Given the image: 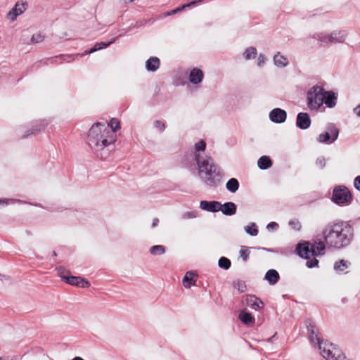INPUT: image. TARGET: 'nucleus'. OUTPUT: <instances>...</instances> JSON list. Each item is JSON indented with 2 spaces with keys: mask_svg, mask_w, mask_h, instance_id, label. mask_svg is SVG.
Wrapping results in <instances>:
<instances>
[{
  "mask_svg": "<svg viewBox=\"0 0 360 360\" xmlns=\"http://www.w3.org/2000/svg\"><path fill=\"white\" fill-rule=\"evenodd\" d=\"M115 141L113 130L110 129L108 124L96 122L89 129L86 143L100 159L105 160L109 156L110 151L106 148Z\"/></svg>",
  "mask_w": 360,
  "mask_h": 360,
  "instance_id": "f03ea898",
  "label": "nucleus"
},
{
  "mask_svg": "<svg viewBox=\"0 0 360 360\" xmlns=\"http://www.w3.org/2000/svg\"><path fill=\"white\" fill-rule=\"evenodd\" d=\"M346 37V33L344 31L334 32L329 36L326 34H321L319 36V39L321 41L326 42L328 40L331 43H342L344 42Z\"/></svg>",
  "mask_w": 360,
  "mask_h": 360,
  "instance_id": "9d476101",
  "label": "nucleus"
},
{
  "mask_svg": "<svg viewBox=\"0 0 360 360\" xmlns=\"http://www.w3.org/2000/svg\"><path fill=\"white\" fill-rule=\"evenodd\" d=\"M226 188L231 193H235L239 188V182L235 178H231L226 183Z\"/></svg>",
  "mask_w": 360,
  "mask_h": 360,
  "instance_id": "a878e982",
  "label": "nucleus"
},
{
  "mask_svg": "<svg viewBox=\"0 0 360 360\" xmlns=\"http://www.w3.org/2000/svg\"><path fill=\"white\" fill-rule=\"evenodd\" d=\"M235 287L237 288V290H238V292H243L245 291L246 290V285L244 282L243 281H238L236 284H235Z\"/></svg>",
  "mask_w": 360,
  "mask_h": 360,
  "instance_id": "e433bc0d",
  "label": "nucleus"
},
{
  "mask_svg": "<svg viewBox=\"0 0 360 360\" xmlns=\"http://www.w3.org/2000/svg\"><path fill=\"white\" fill-rule=\"evenodd\" d=\"M165 252V248L161 245H155L150 248V253L153 255H162Z\"/></svg>",
  "mask_w": 360,
  "mask_h": 360,
  "instance_id": "cd10ccee",
  "label": "nucleus"
},
{
  "mask_svg": "<svg viewBox=\"0 0 360 360\" xmlns=\"http://www.w3.org/2000/svg\"><path fill=\"white\" fill-rule=\"evenodd\" d=\"M324 98L323 103H325L328 108H333L336 105L337 96L333 91H326L323 90Z\"/></svg>",
  "mask_w": 360,
  "mask_h": 360,
  "instance_id": "a211bd4d",
  "label": "nucleus"
},
{
  "mask_svg": "<svg viewBox=\"0 0 360 360\" xmlns=\"http://www.w3.org/2000/svg\"><path fill=\"white\" fill-rule=\"evenodd\" d=\"M257 165L260 169H266L271 166L272 162L268 156H262L258 160Z\"/></svg>",
  "mask_w": 360,
  "mask_h": 360,
  "instance_id": "393cba45",
  "label": "nucleus"
},
{
  "mask_svg": "<svg viewBox=\"0 0 360 360\" xmlns=\"http://www.w3.org/2000/svg\"><path fill=\"white\" fill-rule=\"evenodd\" d=\"M179 13H180V6H178L174 9H172L169 11H167V12L164 13L162 15L164 17H168V16H170L174 14Z\"/></svg>",
  "mask_w": 360,
  "mask_h": 360,
  "instance_id": "58836bf2",
  "label": "nucleus"
},
{
  "mask_svg": "<svg viewBox=\"0 0 360 360\" xmlns=\"http://www.w3.org/2000/svg\"><path fill=\"white\" fill-rule=\"evenodd\" d=\"M297 126L302 129H306L309 127L311 124V120L307 113L300 112L297 117Z\"/></svg>",
  "mask_w": 360,
  "mask_h": 360,
  "instance_id": "4468645a",
  "label": "nucleus"
},
{
  "mask_svg": "<svg viewBox=\"0 0 360 360\" xmlns=\"http://www.w3.org/2000/svg\"><path fill=\"white\" fill-rule=\"evenodd\" d=\"M322 234L324 240H316L312 243L304 241L297 245V253L307 260L306 264L309 268L318 266L316 257L324 255L326 246L336 249L347 246L353 238V229L347 222L333 221L323 228Z\"/></svg>",
  "mask_w": 360,
  "mask_h": 360,
  "instance_id": "f257e3e1",
  "label": "nucleus"
},
{
  "mask_svg": "<svg viewBox=\"0 0 360 360\" xmlns=\"http://www.w3.org/2000/svg\"><path fill=\"white\" fill-rule=\"evenodd\" d=\"M242 302L255 310L262 309L264 307V302L255 295H247L243 297Z\"/></svg>",
  "mask_w": 360,
  "mask_h": 360,
  "instance_id": "1a4fd4ad",
  "label": "nucleus"
},
{
  "mask_svg": "<svg viewBox=\"0 0 360 360\" xmlns=\"http://www.w3.org/2000/svg\"><path fill=\"white\" fill-rule=\"evenodd\" d=\"M154 127L159 129L160 131H162L165 129V124L162 121L155 120L154 122Z\"/></svg>",
  "mask_w": 360,
  "mask_h": 360,
  "instance_id": "4c0bfd02",
  "label": "nucleus"
},
{
  "mask_svg": "<svg viewBox=\"0 0 360 360\" xmlns=\"http://www.w3.org/2000/svg\"><path fill=\"white\" fill-rule=\"evenodd\" d=\"M173 84L176 86L180 85V76L177 74L173 77Z\"/></svg>",
  "mask_w": 360,
  "mask_h": 360,
  "instance_id": "c03bdc74",
  "label": "nucleus"
},
{
  "mask_svg": "<svg viewBox=\"0 0 360 360\" xmlns=\"http://www.w3.org/2000/svg\"><path fill=\"white\" fill-rule=\"evenodd\" d=\"M250 252L248 247L242 246L240 250V255L243 262H246L250 256Z\"/></svg>",
  "mask_w": 360,
  "mask_h": 360,
  "instance_id": "72a5a7b5",
  "label": "nucleus"
},
{
  "mask_svg": "<svg viewBox=\"0 0 360 360\" xmlns=\"http://www.w3.org/2000/svg\"><path fill=\"white\" fill-rule=\"evenodd\" d=\"M289 225L295 230L300 231L302 228L300 221L298 219H293L289 222Z\"/></svg>",
  "mask_w": 360,
  "mask_h": 360,
  "instance_id": "c9c22d12",
  "label": "nucleus"
},
{
  "mask_svg": "<svg viewBox=\"0 0 360 360\" xmlns=\"http://www.w3.org/2000/svg\"><path fill=\"white\" fill-rule=\"evenodd\" d=\"M257 52L255 48L250 47L245 51L243 56L246 60H249L251 58H255L257 56Z\"/></svg>",
  "mask_w": 360,
  "mask_h": 360,
  "instance_id": "c85d7f7f",
  "label": "nucleus"
},
{
  "mask_svg": "<svg viewBox=\"0 0 360 360\" xmlns=\"http://www.w3.org/2000/svg\"><path fill=\"white\" fill-rule=\"evenodd\" d=\"M52 256H53V257H56L57 256V254H56V251H53L52 252Z\"/></svg>",
  "mask_w": 360,
  "mask_h": 360,
  "instance_id": "603ef678",
  "label": "nucleus"
},
{
  "mask_svg": "<svg viewBox=\"0 0 360 360\" xmlns=\"http://www.w3.org/2000/svg\"><path fill=\"white\" fill-rule=\"evenodd\" d=\"M308 332L309 333L310 340L314 343L318 345L322 341L319 336V330L317 327L312 323L310 322L307 326Z\"/></svg>",
  "mask_w": 360,
  "mask_h": 360,
  "instance_id": "dca6fc26",
  "label": "nucleus"
},
{
  "mask_svg": "<svg viewBox=\"0 0 360 360\" xmlns=\"http://www.w3.org/2000/svg\"><path fill=\"white\" fill-rule=\"evenodd\" d=\"M239 319L245 325L253 324L255 320V317L251 314V313L245 310L240 312Z\"/></svg>",
  "mask_w": 360,
  "mask_h": 360,
  "instance_id": "5701e85b",
  "label": "nucleus"
},
{
  "mask_svg": "<svg viewBox=\"0 0 360 360\" xmlns=\"http://www.w3.org/2000/svg\"><path fill=\"white\" fill-rule=\"evenodd\" d=\"M200 207L208 212H216L221 209V203L217 201L202 200L200 203Z\"/></svg>",
  "mask_w": 360,
  "mask_h": 360,
  "instance_id": "ddd939ff",
  "label": "nucleus"
},
{
  "mask_svg": "<svg viewBox=\"0 0 360 360\" xmlns=\"http://www.w3.org/2000/svg\"><path fill=\"white\" fill-rule=\"evenodd\" d=\"M278 226V224H276V222H271L270 224H268V228L269 227H271V228H274V227H277Z\"/></svg>",
  "mask_w": 360,
  "mask_h": 360,
  "instance_id": "09e8293b",
  "label": "nucleus"
},
{
  "mask_svg": "<svg viewBox=\"0 0 360 360\" xmlns=\"http://www.w3.org/2000/svg\"><path fill=\"white\" fill-rule=\"evenodd\" d=\"M348 267V262L344 259H341L340 261L336 262L335 264L334 268L337 271H343Z\"/></svg>",
  "mask_w": 360,
  "mask_h": 360,
  "instance_id": "473e14b6",
  "label": "nucleus"
},
{
  "mask_svg": "<svg viewBox=\"0 0 360 360\" xmlns=\"http://www.w3.org/2000/svg\"><path fill=\"white\" fill-rule=\"evenodd\" d=\"M354 185L356 189L360 191V176H358L354 179Z\"/></svg>",
  "mask_w": 360,
  "mask_h": 360,
  "instance_id": "37998d69",
  "label": "nucleus"
},
{
  "mask_svg": "<svg viewBox=\"0 0 360 360\" xmlns=\"http://www.w3.org/2000/svg\"><path fill=\"white\" fill-rule=\"evenodd\" d=\"M18 4H16L8 13V18L13 21L15 18L23 13V10L21 7L18 8Z\"/></svg>",
  "mask_w": 360,
  "mask_h": 360,
  "instance_id": "bb28decb",
  "label": "nucleus"
},
{
  "mask_svg": "<svg viewBox=\"0 0 360 360\" xmlns=\"http://www.w3.org/2000/svg\"><path fill=\"white\" fill-rule=\"evenodd\" d=\"M203 72L201 70L194 68L190 73L189 80L191 83L197 84L202 80Z\"/></svg>",
  "mask_w": 360,
  "mask_h": 360,
  "instance_id": "412c9836",
  "label": "nucleus"
},
{
  "mask_svg": "<svg viewBox=\"0 0 360 360\" xmlns=\"http://www.w3.org/2000/svg\"><path fill=\"white\" fill-rule=\"evenodd\" d=\"M324 89L320 86H314L307 92V104L311 110H319L323 105Z\"/></svg>",
  "mask_w": 360,
  "mask_h": 360,
  "instance_id": "0eeeda50",
  "label": "nucleus"
},
{
  "mask_svg": "<svg viewBox=\"0 0 360 360\" xmlns=\"http://www.w3.org/2000/svg\"><path fill=\"white\" fill-rule=\"evenodd\" d=\"M219 211H221L225 215L231 216L236 212V205L232 202H228L223 205L221 204Z\"/></svg>",
  "mask_w": 360,
  "mask_h": 360,
  "instance_id": "aec40b11",
  "label": "nucleus"
},
{
  "mask_svg": "<svg viewBox=\"0 0 360 360\" xmlns=\"http://www.w3.org/2000/svg\"><path fill=\"white\" fill-rule=\"evenodd\" d=\"M338 136V131L335 130L332 136L328 132H324L319 136L318 141L321 143H330L335 141Z\"/></svg>",
  "mask_w": 360,
  "mask_h": 360,
  "instance_id": "6ab92c4d",
  "label": "nucleus"
},
{
  "mask_svg": "<svg viewBox=\"0 0 360 360\" xmlns=\"http://www.w3.org/2000/svg\"><path fill=\"white\" fill-rule=\"evenodd\" d=\"M159 219L158 218H154L152 223V227H155L158 225Z\"/></svg>",
  "mask_w": 360,
  "mask_h": 360,
  "instance_id": "49530a36",
  "label": "nucleus"
},
{
  "mask_svg": "<svg viewBox=\"0 0 360 360\" xmlns=\"http://www.w3.org/2000/svg\"><path fill=\"white\" fill-rule=\"evenodd\" d=\"M160 60L155 56L149 58L146 62V69L148 72H154L159 69Z\"/></svg>",
  "mask_w": 360,
  "mask_h": 360,
  "instance_id": "f3484780",
  "label": "nucleus"
},
{
  "mask_svg": "<svg viewBox=\"0 0 360 360\" xmlns=\"http://www.w3.org/2000/svg\"><path fill=\"white\" fill-rule=\"evenodd\" d=\"M245 230L247 233L250 236H255L258 234V229L255 223H252L250 225L246 226Z\"/></svg>",
  "mask_w": 360,
  "mask_h": 360,
  "instance_id": "c756f323",
  "label": "nucleus"
},
{
  "mask_svg": "<svg viewBox=\"0 0 360 360\" xmlns=\"http://www.w3.org/2000/svg\"><path fill=\"white\" fill-rule=\"evenodd\" d=\"M354 112L360 117V105H359L356 108L354 109Z\"/></svg>",
  "mask_w": 360,
  "mask_h": 360,
  "instance_id": "de8ad7c7",
  "label": "nucleus"
},
{
  "mask_svg": "<svg viewBox=\"0 0 360 360\" xmlns=\"http://www.w3.org/2000/svg\"><path fill=\"white\" fill-rule=\"evenodd\" d=\"M198 274H195L193 271H188L182 281L183 285L185 288H190L191 286L195 285L197 279H198Z\"/></svg>",
  "mask_w": 360,
  "mask_h": 360,
  "instance_id": "2eb2a0df",
  "label": "nucleus"
},
{
  "mask_svg": "<svg viewBox=\"0 0 360 360\" xmlns=\"http://www.w3.org/2000/svg\"><path fill=\"white\" fill-rule=\"evenodd\" d=\"M72 360H84V359H83L82 357L76 356V357L73 358Z\"/></svg>",
  "mask_w": 360,
  "mask_h": 360,
  "instance_id": "3c124183",
  "label": "nucleus"
},
{
  "mask_svg": "<svg viewBox=\"0 0 360 360\" xmlns=\"http://www.w3.org/2000/svg\"><path fill=\"white\" fill-rule=\"evenodd\" d=\"M195 160L201 179L207 185L214 186L219 181L221 174L214 160L209 155L202 156L200 153L195 154Z\"/></svg>",
  "mask_w": 360,
  "mask_h": 360,
  "instance_id": "7ed1b4c3",
  "label": "nucleus"
},
{
  "mask_svg": "<svg viewBox=\"0 0 360 360\" xmlns=\"http://www.w3.org/2000/svg\"><path fill=\"white\" fill-rule=\"evenodd\" d=\"M43 37L40 34H34L32 35L31 40L32 42L38 43L43 40Z\"/></svg>",
  "mask_w": 360,
  "mask_h": 360,
  "instance_id": "ea45409f",
  "label": "nucleus"
},
{
  "mask_svg": "<svg viewBox=\"0 0 360 360\" xmlns=\"http://www.w3.org/2000/svg\"><path fill=\"white\" fill-rule=\"evenodd\" d=\"M264 278L268 281L269 284L274 285L278 281L280 276L275 269H270L266 273Z\"/></svg>",
  "mask_w": 360,
  "mask_h": 360,
  "instance_id": "4be33fe9",
  "label": "nucleus"
},
{
  "mask_svg": "<svg viewBox=\"0 0 360 360\" xmlns=\"http://www.w3.org/2000/svg\"><path fill=\"white\" fill-rule=\"evenodd\" d=\"M0 360H1V358H0Z\"/></svg>",
  "mask_w": 360,
  "mask_h": 360,
  "instance_id": "864d4df0",
  "label": "nucleus"
},
{
  "mask_svg": "<svg viewBox=\"0 0 360 360\" xmlns=\"http://www.w3.org/2000/svg\"><path fill=\"white\" fill-rule=\"evenodd\" d=\"M265 60H266L265 56L262 54H260L258 57V62H257L258 65L259 66L263 65L265 63Z\"/></svg>",
  "mask_w": 360,
  "mask_h": 360,
  "instance_id": "79ce46f5",
  "label": "nucleus"
},
{
  "mask_svg": "<svg viewBox=\"0 0 360 360\" xmlns=\"http://www.w3.org/2000/svg\"><path fill=\"white\" fill-rule=\"evenodd\" d=\"M109 127H110V129L113 130V138H114V139H115V137H116L115 131L118 129L120 128V122L117 119H115V118L111 119V120H110V125H109Z\"/></svg>",
  "mask_w": 360,
  "mask_h": 360,
  "instance_id": "2f4dec72",
  "label": "nucleus"
},
{
  "mask_svg": "<svg viewBox=\"0 0 360 360\" xmlns=\"http://www.w3.org/2000/svg\"><path fill=\"white\" fill-rule=\"evenodd\" d=\"M7 202L5 199H0V204L5 205Z\"/></svg>",
  "mask_w": 360,
  "mask_h": 360,
  "instance_id": "8fccbe9b",
  "label": "nucleus"
},
{
  "mask_svg": "<svg viewBox=\"0 0 360 360\" xmlns=\"http://www.w3.org/2000/svg\"><path fill=\"white\" fill-rule=\"evenodd\" d=\"M56 269L59 277L68 284L83 288H89L91 285L89 281L80 276H72L70 271L66 270L63 266H59Z\"/></svg>",
  "mask_w": 360,
  "mask_h": 360,
  "instance_id": "423d86ee",
  "label": "nucleus"
},
{
  "mask_svg": "<svg viewBox=\"0 0 360 360\" xmlns=\"http://www.w3.org/2000/svg\"><path fill=\"white\" fill-rule=\"evenodd\" d=\"M196 212H186L184 214V218H195L196 217Z\"/></svg>",
  "mask_w": 360,
  "mask_h": 360,
  "instance_id": "a18cd8bd",
  "label": "nucleus"
},
{
  "mask_svg": "<svg viewBox=\"0 0 360 360\" xmlns=\"http://www.w3.org/2000/svg\"><path fill=\"white\" fill-rule=\"evenodd\" d=\"M206 148V143L204 140H200L195 144V154L199 153L200 151H204Z\"/></svg>",
  "mask_w": 360,
  "mask_h": 360,
  "instance_id": "f704fd0d",
  "label": "nucleus"
},
{
  "mask_svg": "<svg viewBox=\"0 0 360 360\" xmlns=\"http://www.w3.org/2000/svg\"><path fill=\"white\" fill-rule=\"evenodd\" d=\"M200 2H201V0H195V1H191V3H189V4L182 5V6H181V11L184 10V9H185V8H190V7H191V6H195V5H196L198 3H200Z\"/></svg>",
  "mask_w": 360,
  "mask_h": 360,
  "instance_id": "a19ab883",
  "label": "nucleus"
},
{
  "mask_svg": "<svg viewBox=\"0 0 360 360\" xmlns=\"http://www.w3.org/2000/svg\"><path fill=\"white\" fill-rule=\"evenodd\" d=\"M352 199L349 189L345 186H336L333 192L332 200L340 205H348Z\"/></svg>",
  "mask_w": 360,
  "mask_h": 360,
  "instance_id": "6e6552de",
  "label": "nucleus"
},
{
  "mask_svg": "<svg viewBox=\"0 0 360 360\" xmlns=\"http://www.w3.org/2000/svg\"><path fill=\"white\" fill-rule=\"evenodd\" d=\"M286 116V112L281 108H275L269 114L270 120L276 123L285 122Z\"/></svg>",
  "mask_w": 360,
  "mask_h": 360,
  "instance_id": "f8f14e48",
  "label": "nucleus"
},
{
  "mask_svg": "<svg viewBox=\"0 0 360 360\" xmlns=\"http://www.w3.org/2000/svg\"><path fill=\"white\" fill-rule=\"evenodd\" d=\"M49 124L46 120H37L32 123V128L25 132V134L22 136V139H25L30 135H36Z\"/></svg>",
  "mask_w": 360,
  "mask_h": 360,
  "instance_id": "9b49d317",
  "label": "nucleus"
},
{
  "mask_svg": "<svg viewBox=\"0 0 360 360\" xmlns=\"http://www.w3.org/2000/svg\"><path fill=\"white\" fill-rule=\"evenodd\" d=\"M319 348L321 356L326 360H348L342 352L332 343L321 341Z\"/></svg>",
  "mask_w": 360,
  "mask_h": 360,
  "instance_id": "39448f33",
  "label": "nucleus"
},
{
  "mask_svg": "<svg viewBox=\"0 0 360 360\" xmlns=\"http://www.w3.org/2000/svg\"><path fill=\"white\" fill-rule=\"evenodd\" d=\"M274 64L278 67H285L288 65V59L279 52L274 57Z\"/></svg>",
  "mask_w": 360,
  "mask_h": 360,
  "instance_id": "b1692460",
  "label": "nucleus"
},
{
  "mask_svg": "<svg viewBox=\"0 0 360 360\" xmlns=\"http://www.w3.org/2000/svg\"><path fill=\"white\" fill-rule=\"evenodd\" d=\"M231 264V261L228 258L224 257H221L218 262L219 267L226 270L230 268Z\"/></svg>",
  "mask_w": 360,
  "mask_h": 360,
  "instance_id": "7c9ffc66",
  "label": "nucleus"
},
{
  "mask_svg": "<svg viewBox=\"0 0 360 360\" xmlns=\"http://www.w3.org/2000/svg\"><path fill=\"white\" fill-rule=\"evenodd\" d=\"M116 40V38H114L112 40L108 41V42H96L92 48H91L89 50L85 51L82 53H77V54H60L58 56H56L53 57L48 58L45 60H41L39 61L38 63L39 64L43 65H47V61H50L51 64H62L63 63H70L71 61L75 60L78 57H82L86 54L92 53L95 51H99L101 49L107 48L110 44H113Z\"/></svg>",
  "mask_w": 360,
  "mask_h": 360,
  "instance_id": "20e7f679",
  "label": "nucleus"
}]
</instances>
